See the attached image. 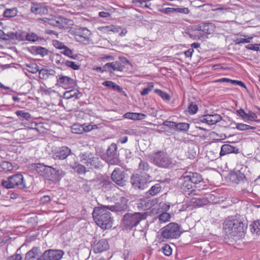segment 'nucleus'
<instances>
[{"mask_svg": "<svg viewBox=\"0 0 260 260\" xmlns=\"http://www.w3.org/2000/svg\"><path fill=\"white\" fill-rule=\"evenodd\" d=\"M71 131L74 134H82L84 132L83 125L79 124H74L71 127Z\"/></svg>", "mask_w": 260, "mask_h": 260, "instance_id": "nucleus-41", "label": "nucleus"}, {"mask_svg": "<svg viewBox=\"0 0 260 260\" xmlns=\"http://www.w3.org/2000/svg\"><path fill=\"white\" fill-rule=\"evenodd\" d=\"M163 253L166 256H170L172 254V250L171 246L166 244L162 248Z\"/></svg>", "mask_w": 260, "mask_h": 260, "instance_id": "nucleus-52", "label": "nucleus"}, {"mask_svg": "<svg viewBox=\"0 0 260 260\" xmlns=\"http://www.w3.org/2000/svg\"><path fill=\"white\" fill-rule=\"evenodd\" d=\"M161 189V186L159 184H155L149 190L148 193L152 196H155L159 193Z\"/></svg>", "mask_w": 260, "mask_h": 260, "instance_id": "nucleus-38", "label": "nucleus"}, {"mask_svg": "<svg viewBox=\"0 0 260 260\" xmlns=\"http://www.w3.org/2000/svg\"><path fill=\"white\" fill-rule=\"evenodd\" d=\"M55 71L53 70L41 69L39 71V77L42 79H47L50 76L54 75Z\"/></svg>", "mask_w": 260, "mask_h": 260, "instance_id": "nucleus-33", "label": "nucleus"}, {"mask_svg": "<svg viewBox=\"0 0 260 260\" xmlns=\"http://www.w3.org/2000/svg\"><path fill=\"white\" fill-rule=\"evenodd\" d=\"M230 179L233 182L239 183L246 179V176L241 171L238 170L230 174Z\"/></svg>", "mask_w": 260, "mask_h": 260, "instance_id": "nucleus-23", "label": "nucleus"}, {"mask_svg": "<svg viewBox=\"0 0 260 260\" xmlns=\"http://www.w3.org/2000/svg\"><path fill=\"white\" fill-rule=\"evenodd\" d=\"M66 20L61 17H56L50 18L49 24L58 27L59 28L64 27L63 23L65 22Z\"/></svg>", "mask_w": 260, "mask_h": 260, "instance_id": "nucleus-31", "label": "nucleus"}, {"mask_svg": "<svg viewBox=\"0 0 260 260\" xmlns=\"http://www.w3.org/2000/svg\"><path fill=\"white\" fill-rule=\"evenodd\" d=\"M41 252L38 247H33L26 254L25 260H41Z\"/></svg>", "mask_w": 260, "mask_h": 260, "instance_id": "nucleus-21", "label": "nucleus"}, {"mask_svg": "<svg viewBox=\"0 0 260 260\" xmlns=\"http://www.w3.org/2000/svg\"><path fill=\"white\" fill-rule=\"evenodd\" d=\"M16 36V34L12 32L10 35H9L8 34H6L3 30L0 29V38L3 40H9L10 39L14 38Z\"/></svg>", "mask_w": 260, "mask_h": 260, "instance_id": "nucleus-49", "label": "nucleus"}, {"mask_svg": "<svg viewBox=\"0 0 260 260\" xmlns=\"http://www.w3.org/2000/svg\"><path fill=\"white\" fill-rule=\"evenodd\" d=\"M147 87L144 88L141 91V95L142 96H145L148 94L153 89L154 87V84L152 82H148L147 83Z\"/></svg>", "mask_w": 260, "mask_h": 260, "instance_id": "nucleus-46", "label": "nucleus"}, {"mask_svg": "<svg viewBox=\"0 0 260 260\" xmlns=\"http://www.w3.org/2000/svg\"><path fill=\"white\" fill-rule=\"evenodd\" d=\"M26 70L31 73H36L39 71V67L36 63L26 64Z\"/></svg>", "mask_w": 260, "mask_h": 260, "instance_id": "nucleus-45", "label": "nucleus"}, {"mask_svg": "<svg viewBox=\"0 0 260 260\" xmlns=\"http://www.w3.org/2000/svg\"><path fill=\"white\" fill-rule=\"evenodd\" d=\"M17 116H21L26 119H28L30 117V115L28 113H25L22 111H17Z\"/></svg>", "mask_w": 260, "mask_h": 260, "instance_id": "nucleus-61", "label": "nucleus"}, {"mask_svg": "<svg viewBox=\"0 0 260 260\" xmlns=\"http://www.w3.org/2000/svg\"><path fill=\"white\" fill-rule=\"evenodd\" d=\"M26 40L28 41L35 42L38 40V36L34 32H30L26 35Z\"/></svg>", "mask_w": 260, "mask_h": 260, "instance_id": "nucleus-53", "label": "nucleus"}, {"mask_svg": "<svg viewBox=\"0 0 260 260\" xmlns=\"http://www.w3.org/2000/svg\"><path fill=\"white\" fill-rule=\"evenodd\" d=\"M111 178L117 184L123 186L124 181L123 173L120 168H116L113 172Z\"/></svg>", "mask_w": 260, "mask_h": 260, "instance_id": "nucleus-19", "label": "nucleus"}, {"mask_svg": "<svg viewBox=\"0 0 260 260\" xmlns=\"http://www.w3.org/2000/svg\"><path fill=\"white\" fill-rule=\"evenodd\" d=\"M51 201V198L49 196H44L40 200L42 204H46Z\"/></svg>", "mask_w": 260, "mask_h": 260, "instance_id": "nucleus-63", "label": "nucleus"}, {"mask_svg": "<svg viewBox=\"0 0 260 260\" xmlns=\"http://www.w3.org/2000/svg\"><path fill=\"white\" fill-rule=\"evenodd\" d=\"M128 200L125 197H121L120 202H117L112 206H106L109 210L119 212L125 211L127 208Z\"/></svg>", "mask_w": 260, "mask_h": 260, "instance_id": "nucleus-14", "label": "nucleus"}, {"mask_svg": "<svg viewBox=\"0 0 260 260\" xmlns=\"http://www.w3.org/2000/svg\"><path fill=\"white\" fill-rule=\"evenodd\" d=\"M17 188L21 189H24L27 188L26 185L23 179V175L19 173H17Z\"/></svg>", "mask_w": 260, "mask_h": 260, "instance_id": "nucleus-40", "label": "nucleus"}, {"mask_svg": "<svg viewBox=\"0 0 260 260\" xmlns=\"http://www.w3.org/2000/svg\"><path fill=\"white\" fill-rule=\"evenodd\" d=\"M251 231L253 233L256 234L260 233V220H257L254 221L251 224H250Z\"/></svg>", "mask_w": 260, "mask_h": 260, "instance_id": "nucleus-43", "label": "nucleus"}, {"mask_svg": "<svg viewBox=\"0 0 260 260\" xmlns=\"http://www.w3.org/2000/svg\"><path fill=\"white\" fill-rule=\"evenodd\" d=\"M75 40L85 45L89 44L90 42L91 32L86 28L80 27L73 32Z\"/></svg>", "mask_w": 260, "mask_h": 260, "instance_id": "nucleus-8", "label": "nucleus"}, {"mask_svg": "<svg viewBox=\"0 0 260 260\" xmlns=\"http://www.w3.org/2000/svg\"><path fill=\"white\" fill-rule=\"evenodd\" d=\"M107 160L111 164H114L117 161V146L115 143H112L109 147L107 151Z\"/></svg>", "mask_w": 260, "mask_h": 260, "instance_id": "nucleus-16", "label": "nucleus"}, {"mask_svg": "<svg viewBox=\"0 0 260 260\" xmlns=\"http://www.w3.org/2000/svg\"><path fill=\"white\" fill-rule=\"evenodd\" d=\"M150 182V176L147 174L140 175L135 174L132 176L131 182L135 188L144 189Z\"/></svg>", "mask_w": 260, "mask_h": 260, "instance_id": "nucleus-6", "label": "nucleus"}, {"mask_svg": "<svg viewBox=\"0 0 260 260\" xmlns=\"http://www.w3.org/2000/svg\"><path fill=\"white\" fill-rule=\"evenodd\" d=\"M236 128L239 131H245L249 129H255L256 127L244 123H238L236 124Z\"/></svg>", "mask_w": 260, "mask_h": 260, "instance_id": "nucleus-37", "label": "nucleus"}, {"mask_svg": "<svg viewBox=\"0 0 260 260\" xmlns=\"http://www.w3.org/2000/svg\"><path fill=\"white\" fill-rule=\"evenodd\" d=\"M32 13L37 15H44L48 13V8L46 6L41 4L32 3L31 7Z\"/></svg>", "mask_w": 260, "mask_h": 260, "instance_id": "nucleus-20", "label": "nucleus"}, {"mask_svg": "<svg viewBox=\"0 0 260 260\" xmlns=\"http://www.w3.org/2000/svg\"><path fill=\"white\" fill-rule=\"evenodd\" d=\"M16 15V9H7L4 11V16L6 17H12Z\"/></svg>", "mask_w": 260, "mask_h": 260, "instance_id": "nucleus-48", "label": "nucleus"}, {"mask_svg": "<svg viewBox=\"0 0 260 260\" xmlns=\"http://www.w3.org/2000/svg\"><path fill=\"white\" fill-rule=\"evenodd\" d=\"M153 163L158 167L168 168L172 164L171 159L166 152L157 151L153 156Z\"/></svg>", "mask_w": 260, "mask_h": 260, "instance_id": "nucleus-7", "label": "nucleus"}, {"mask_svg": "<svg viewBox=\"0 0 260 260\" xmlns=\"http://www.w3.org/2000/svg\"><path fill=\"white\" fill-rule=\"evenodd\" d=\"M197 29L203 32L211 35L214 33L216 29L215 25L211 22L201 23L197 26Z\"/></svg>", "mask_w": 260, "mask_h": 260, "instance_id": "nucleus-17", "label": "nucleus"}, {"mask_svg": "<svg viewBox=\"0 0 260 260\" xmlns=\"http://www.w3.org/2000/svg\"><path fill=\"white\" fill-rule=\"evenodd\" d=\"M238 152V149L235 146L230 144H224L221 147L220 155L224 156L230 153H237Z\"/></svg>", "mask_w": 260, "mask_h": 260, "instance_id": "nucleus-26", "label": "nucleus"}, {"mask_svg": "<svg viewBox=\"0 0 260 260\" xmlns=\"http://www.w3.org/2000/svg\"><path fill=\"white\" fill-rule=\"evenodd\" d=\"M222 119L221 116L218 114H208L204 115L202 118V122L209 125H213L219 122Z\"/></svg>", "mask_w": 260, "mask_h": 260, "instance_id": "nucleus-18", "label": "nucleus"}, {"mask_svg": "<svg viewBox=\"0 0 260 260\" xmlns=\"http://www.w3.org/2000/svg\"><path fill=\"white\" fill-rule=\"evenodd\" d=\"M179 225L175 222L167 224L161 229V236L164 239H176L180 235Z\"/></svg>", "mask_w": 260, "mask_h": 260, "instance_id": "nucleus-5", "label": "nucleus"}, {"mask_svg": "<svg viewBox=\"0 0 260 260\" xmlns=\"http://www.w3.org/2000/svg\"><path fill=\"white\" fill-rule=\"evenodd\" d=\"M66 64L67 67L71 68L74 70H78L80 68L79 65L72 61L67 60L66 61Z\"/></svg>", "mask_w": 260, "mask_h": 260, "instance_id": "nucleus-55", "label": "nucleus"}, {"mask_svg": "<svg viewBox=\"0 0 260 260\" xmlns=\"http://www.w3.org/2000/svg\"><path fill=\"white\" fill-rule=\"evenodd\" d=\"M163 124L169 127L176 128L177 123L175 122L165 121L164 122Z\"/></svg>", "mask_w": 260, "mask_h": 260, "instance_id": "nucleus-60", "label": "nucleus"}, {"mask_svg": "<svg viewBox=\"0 0 260 260\" xmlns=\"http://www.w3.org/2000/svg\"><path fill=\"white\" fill-rule=\"evenodd\" d=\"M63 254L62 250H48L45 251L41 256V260H59Z\"/></svg>", "mask_w": 260, "mask_h": 260, "instance_id": "nucleus-11", "label": "nucleus"}, {"mask_svg": "<svg viewBox=\"0 0 260 260\" xmlns=\"http://www.w3.org/2000/svg\"><path fill=\"white\" fill-rule=\"evenodd\" d=\"M63 51H61V53L65 56H67L72 59H78L79 58V55L77 54H74L73 51L70 49L67 46H65V47L63 48Z\"/></svg>", "mask_w": 260, "mask_h": 260, "instance_id": "nucleus-34", "label": "nucleus"}, {"mask_svg": "<svg viewBox=\"0 0 260 260\" xmlns=\"http://www.w3.org/2000/svg\"><path fill=\"white\" fill-rule=\"evenodd\" d=\"M109 244L107 240L102 239L98 242L94 246L93 250L95 253H101L109 248Z\"/></svg>", "mask_w": 260, "mask_h": 260, "instance_id": "nucleus-22", "label": "nucleus"}, {"mask_svg": "<svg viewBox=\"0 0 260 260\" xmlns=\"http://www.w3.org/2000/svg\"><path fill=\"white\" fill-rule=\"evenodd\" d=\"M79 94V91L76 89H71L66 91L63 94L64 98L66 99H70L72 98H77Z\"/></svg>", "mask_w": 260, "mask_h": 260, "instance_id": "nucleus-36", "label": "nucleus"}, {"mask_svg": "<svg viewBox=\"0 0 260 260\" xmlns=\"http://www.w3.org/2000/svg\"><path fill=\"white\" fill-rule=\"evenodd\" d=\"M103 68L105 71H108L111 74H113L115 71L123 72L125 67L122 62L116 61L106 63Z\"/></svg>", "mask_w": 260, "mask_h": 260, "instance_id": "nucleus-13", "label": "nucleus"}, {"mask_svg": "<svg viewBox=\"0 0 260 260\" xmlns=\"http://www.w3.org/2000/svg\"><path fill=\"white\" fill-rule=\"evenodd\" d=\"M193 209L192 204H191V200L186 201L183 203L182 207L180 209L181 211H184L187 210H192Z\"/></svg>", "mask_w": 260, "mask_h": 260, "instance_id": "nucleus-47", "label": "nucleus"}, {"mask_svg": "<svg viewBox=\"0 0 260 260\" xmlns=\"http://www.w3.org/2000/svg\"><path fill=\"white\" fill-rule=\"evenodd\" d=\"M123 117L134 120H140L145 119L146 115L141 113L127 112L123 115Z\"/></svg>", "mask_w": 260, "mask_h": 260, "instance_id": "nucleus-27", "label": "nucleus"}, {"mask_svg": "<svg viewBox=\"0 0 260 260\" xmlns=\"http://www.w3.org/2000/svg\"><path fill=\"white\" fill-rule=\"evenodd\" d=\"M32 167L40 175L46 177H49L52 173V171L55 170L51 167L41 164H34L32 165Z\"/></svg>", "mask_w": 260, "mask_h": 260, "instance_id": "nucleus-12", "label": "nucleus"}, {"mask_svg": "<svg viewBox=\"0 0 260 260\" xmlns=\"http://www.w3.org/2000/svg\"><path fill=\"white\" fill-rule=\"evenodd\" d=\"M98 29L103 34H108L111 31L114 32H119L118 28L113 25L100 26L98 27Z\"/></svg>", "mask_w": 260, "mask_h": 260, "instance_id": "nucleus-32", "label": "nucleus"}, {"mask_svg": "<svg viewBox=\"0 0 260 260\" xmlns=\"http://www.w3.org/2000/svg\"><path fill=\"white\" fill-rule=\"evenodd\" d=\"M149 166L148 164L143 160H141L139 165L138 171L140 173L145 172L148 171Z\"/></svg>", "mask_w": 260, "mask_h": 260, "instance_id": "nucleus-44", "label": "nucleus"}, {"mask_svg": "<svg viewBox=\"0 0 260 260\" xmlns=\"http://www.w3.org/2000/svg\"><path fill=\"white\" fill-rule=\"evenodd\" d=\"M147 214L145 212H136L126 214L123 219V224L127 230H131L138 225L140 222L146 219Z\"/></svg>", "mask_w": 260, "mask_h": 260, "instance_id": "nucleus-4", "label": "nucleus"}, {"mask_svg": "<svg viewBox=\"0 0 260 260\" xmlns=\"http://www.w3.org/2000/svg\"><path fill=\"white\" fill-rule=\"evenodd\" d=\"M57 82L60 86L66 89L74 88L76 85L74 79L66 76H60L57 79Z\"/></svg>", "mask_w": 260, "mask_h": 260, "instance_id": "nucleus-15", "label": "nucleus"}, {"mask_svg": "<svg viewBox=\"0 0 260 260\" xmlns=\"http://www.w3.org/2000/svg\"><path fill=\"white\" fill-rule=\"evenodd\" d=\"M191 200V204L193 209L199 208L207 204L208 201L205 198H192Z\"/></svg>", "mask_w": 260, "mask_h": 260, "instance_id": "nucleus-30", "label": "nucleus"}, {"mask_svg": "<svg viewBox=\"0 0 260 260\" xmlns=\"http://www.w3.org/2000/svg\"><path fill=\"white\" fill-rule=\"evenodd\" d=\"M73 169L79 174H83L86 173L85 167L79 164L75 163L72 167Z\"/></svg>", "mask_w": 260, "mask_h": 260, "instance_id": "nucleus-42", "label": "nucleus"}, {"mask_svg": "<svg viewBox=\"0 0 260 260\" xmlns=\"http://www.w3.org/2000/svg\"><path fill=\"white\" fill-rule=\"evenodd\" d=\"M32 50L36 54L40 55L42 56H44L48 54V49L41 46L33 47Z\"/></svg>", "mask_w": 260, "mask_h": 260, "instance_id": "nucleus-35", "label": "nucleus"}, {"mask_svg": "<svg viewBox=\"0 0 260 260\" xmlns=\"http://www.w3.org/2000/svg\"><path fill=\"white\" fill-rule=\"evenodd\" d=\"M83 125L84 128V132H89L91 130L97 129L98 128V126L95 124L92 125L89 124L87 125H85V124H83Z\"/></svg>", "mask_w": 260, "mask_h": 260, "instance_id": "nucleus-56", "label": "nucleus"}, {"mask_svg": "<svg viewBox=\"0 0 260 260\" xmlns=\"http://www.w3.org/2000/svg\"><path fill=\"white\" fill-rule=\"evenodd\" d=\"M154 91L165 101H169L171 99L170 95L167 92L164 91L159 89H155Z\"/></svg>", "mask_w": 260, "mask_h": 260, "instance_id": "nucleus-39", "label": "nucleus"}, {"mask_svg": "<svg viewBox=\"0 0 260 260\" xmlns=\"http://www.w3.org/2000/svg\"><path fill=\"white\" fill-rule=\"evenodd\" d=\"M176 13H182L184 14H188L190 12V10L188 8H175Z\"/></svg>", "mask_w": 260, "mask_h": 260, "instance_id": "nucleus-57", "label": "nucleus"}, {"mask_svg": "<svg viewBox=\"0 0 260 260\" xmlns=\"http://www.w3.org/2000/svg\"><path fill=\"white\" fill-rule=\"evenodd\" d=\"M16 174L9 177L6 180H3L2 185L6 188H12L16 185Z\"/></svg>", "mask_w": 260, "mask_h": 260, "instance_id": "nucleus-28", "label": "nucleus"}, {"mask_svg": "<svg viewBox=\"0 0 260 260\" xmlns=\"http://www.w3.org/2000/svg\"><path fill=\"white\" fill-rule=\"evenodd\" d=\"M157 208V211L156 213H160L158 218L160 222L165 223L170 221L171 215L167 211L170 209V205L169 204L165 203H160L156 205Z\"/></svg>", "mask_w": 260, "mask_h": 260, "instance_id": "nucleus-9", "label": "nucleus"}, {"mask_svg": "<svg viewBox=\"0 0 260 260\" xmlns=\"http://www.w3.org/2000/svg\"><path fill=\"white\" fill-rule=\"evenodd\" d=\"M53 46L58 49H63L65 47L64 44L58 40H54L52 41Z\"/></svg>", "mask_w": 260, "mask_h": 260, "instance_id": "nucleus-54", "label": "nucleus"}, {"mask_svg": "<svg viewBox=\"0 0 260 260\" xmlns=\"http://www.w3.org/2000/svg\"><path fill=\"white\" fill-rule=\"evenodd\" d=\"M98 159V158L93 157L91 154L87 155L83 154L81 156L82 162L87 166L90 165L91 166L96 167Z\"/></svg>", "mask_w": 260, "mask_h": 260, "instance_id": "nucleus-24", "label": "nucleus"}, {"mask_svg": "<svg viewBox=\"0 0 260 260\" xmlns=\"http://www.w3.org/2000/svg\"><path fill=\"white\" fill-rule=\"evenodd\" d=\"M56 153V156L59 159H64L71 153V150L67 146H64L60 148Z\"/></svg>", "mask_w": 260, "mask_h": 260, "instance_id": "nucleus-29", "label": "nucleus"}, {"mask_svg": "<svg viewBox=\"0 0 260 260\" xmlns=\"http://www.w3.org/2000/svg\"><path fill=\"white\" fill-rule=\"evenodd\" d=\"M203 182L202 176L196 172H186L180 177L178 184L184 191H191L197 187V185Z\"/></svg>", "mask_w": 260, "mask_h": 260, "instance_id": "nucleus-2", "label": "nucleus"}, {"mask_svg": "<svg viewBox=\"0 0 260 260\" xmlns=\"http://www.w3.org/2000/svg\"><path fill=\"white\" fill-rule=\"evenodd\" d=\"M53 59L54 60L55 62L57 64H60L62 63L61 57L58 54H56L53 55Z\"/></svg>", "mask_w": 260, "mask_h": 260, "instance_id": "nucleus-62", "label": "nucleus"}, {"mask_svg": "<svg viewBox=\"0 0 260 260\" xmlns=\"http://www.w3.org/2000/svg\"><path fill=\"white\" fill-rule=\"evenodd\" d=\"M223 229L226 234L232 236L242 237L244 235L246 226L239 218L232 216L225 220Z\"/></svg>", "mask_w": 260, "mask_h": 260, "instance_id": "nucleus-3", "label": "nucleus"}, {"mask_svg": "<svg viewBox=\"0 0 260 260\" xmlns=\"http://www.w3.org/2000/svg\"><path fill=\"white\" fill-rule=\"evenodd\" d=\"M236 112L246 122H260V119L257 118V114L252 111H249L248 113H246L243 109L241 108L237 110Z\"/></svg>", "mask_w": 260, "mask_h": 260, "instance_id": "nucleus-10", "label": "nucleus"}, {"mask_svg": "<svg viewBox=\"0 0 260 260\" xmlns=\"http://www.w3.org/2000/svg\"><path fill=\"white\" fill-rule=\"evenodd\" d=\"M253 38V37L252 36H248L241 34H238L235 35V39L234 41L237 45L249 43L251 42Z\"/></svg>", "mask_w": 260, "mask_h": 260, "instance_id": "nucleus-25", "label": "nucleus"}, {"mask_svg": "<svg viewBox=\"0 0 260 260\" xmlns=\"http://www.w3.org/2000/svg\"><path fill=\"white\" fill-rule=\"evenodd\" d=\"M188 112L190 114H194L197 112L198 110V107L197 104L192 102L188 106Z\"/></svg>", "mask_w": 260, "mask_h": 260, "instance_id": "nucleus-51", "label": "nucleus"}, {"mask_svg": "<svg viewBox=\"0 0 260 260\" xmlns=\"http://www.w3.org/2000/svg\"><path fill=\"white\" fill-rule=\"evenodd\" d=\"M189 128V124L187 123H177L176 129L182 131H187Z\"/></svg>", "mask_w": 260, "mask_h": 260, "instance_id": "nucleus-50", "label": "nucleus"}, {"mask_svg": "<svg viewBox=\"0 0 260 260\" xmlns=\"http://www.w3.org/2000/svg\"><path fill=\"white\" fill-rule=\"evenodd\" d=\"M194 49L193 48H190L184 52V54L186 57L191 58Z\"/></svg>", "mask_w": 260, "mask_h": 260, "instance_id": "nucleus-64", "label": "nucleus"}, {"mask_svg": "<svg viewBox=\"0 0 260 260\" xmlns=\"http://www.w3.org/2000/svg\"><path fill=\"white\" fill-rule=\"evenodd\" d=\"M246 48L251 50L258 51L260 50V44H249Z\"/></svg>", "mask_w": 260, "mask_h": 260, "instance_id": "nucleus-58", "label": "nucleus"}, {"mask_svg": "<svg viewBox=\"0 0 260 260\" xmlns=\"http://www.w3.org/2000/svg\"><path fill=\"white\" fill-rule=\"evenodd\" d=\"M92 216L96 224L103 230L109 229L112 226L113 219L106 206L95 207Z\"/></svg>", "mask_w": 260, "mask_h": 260, "instance_id": "nucleus-1", "label": "nucleus"}, {"mask_svg": "<svg viewBox=\"0 0 260 260\" xmlns=\"http://www.w3.org/2000/svg\"><path fill=\"white\" fill-rule=\"evenodd\" d=\"M160 12H161L163 13L166 14H169L171 13H173L175 12V8H164L160 10Z\"/></svg>", "mask_w": 260, "mask_h": 260, "instance_id": "nucleus-59", "label": "nucleus"}]
</instances>
